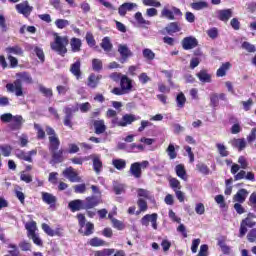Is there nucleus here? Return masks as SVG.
<instances>
[{"instance_id": "obj_11", "label": "nucleus", "mask_w": 256, "mask_h": 256, "mask_svg": "<svg viewBox=\"0 0 256 256\" xmlns=\"http://www.w3.org/2000/svg\"><path fill=\"white\" fill-rule=\"evenodd\" d=\"M157 217H158L157 213L146 214L141 219V225H143L144 227H149V223H151L153 229L157 231Z\"/></svg>"}, {"instance_id": "obj_57", "label": "nucleus", "mask_w": 256, "mask_h": 256, "mask_svg": "<svg viewBox=\"0 0 256 256\" xmlns=\"http://www.w3.org/2000/svg\"><path fill=\"white\" fill-rule=\"evenodd\" d=\"M89 243L91 247H101L105 245V241L99 239L98 237L92 238Z\"/></svg>"}, {"instance_id": "obj_24", "label": "nucleus", "mask_w": 256, "mask_h": 256, "mask_svg": "<svg viewBox=\"0 0 256 256\" xmlns=\"http://www.w3.org/2000/svg\"><path fill=\"white\" fill-rule=\"evenodd\" d=\"M165 31L168 33V35L179 33V31H181V24H179V22H171L165 27Z\"/></svg>"}, {"instance_id": "obj_9", "label": "nucleus", "mask_w": 256, "mask_h": 256, "mask_svg": "<svg viewBox=\"0 0 256 256\" xmlns=\"http://www.w3.org/2000/svg\"><path fill=\"white\" fill-rule=\"evenodd\" d=\"M118 53L121 56L120 63H127V59L133 55V52L129 49L127 44H119Z\"/></svg>"}, {"instance_id": "obj_39", "label": "nucleus", "mask_w": 256, "mask_h": 256, "mask_svg": "<svg viewBox=\"0 0 256 256\" xmlns=\"http://www.w3.org/2000/svg\"><path fill=\"white\" fill-rule=\"evenodd\" d=\"M191 7L194 9V11H201L203 9H207V7H209V3L205 1L193 2Z\"/></svg>"}, {"instance_id": "obj_58", "label": "nucleus", "mask_w": 256, "mask_h": 256, "mask_svg": "<svg viewBox=\"0 0 256 256\" xmlns=\"http://www.w3.org/2000/svg\"><path fill=\"white\" fill-rule=\"evenodd\" d=\"M242 49H245V51H248V53H255L256 52V47L255 45L249 43V42H244L242 44Z\"/></svg>"}, {"instance_id": "obj_55", "label": "nucleus", "mask_w": 256, "mask_h": 256, "mask_svg": "<svg viewBox=\"0 0 256 256\" xmlns=\"http://www.w3.org/2000/svg\"><path fill=\"white\" fill-rule=\"evenodd\" d=\"M142 2L146 7H161V2L157 0H142Z\"/></svg>"}, {"instance_id": "obj_4", "label": "nucleus", "mask_w": 256, "mask_h": 256, "mask_svg": "<svg viewBox=\"0 0 256 256\" xmlns=\"http://www.w3.org/2000/svg\"><path fill=\"white\" fill-rule=\"evenodd\" d=\"M77 111H79V107L77 106H66L63 109V113H64V125L66 127H70V129H73V122H71L73 120V113H77Z\"/></svg>"}, {"instance_id": "obj_45", "label": "nucleus", "mask_w": 256, "mask_h": 256, "mask_svg": "<svg viewBox=\"0 0 256 256\" xmlns=\"http://www.w3.org/2000/svg\"><path fill=\"white\" fill-rule=\"evenodd\" d=\"M92 69L93 71L99 72L103 69V61L100 59L94 58L92 60Z\"/></svg>"}, {"instance_id": "obj_35", "label": "nucleus", "mask_w": 256, "mask_h": 256, "mask_svg": "<svg viewBox=\"0 0 256 256\" xmlns=\"http://www.w3.org/2000/svg\"><path fill=\"white\" fill-rule=\"evenodd\" d=\"M112 165L118 171H123V169H125V167H127V161H125L124 159H113Z\"/></svg>"}, {"instance_id": "obj_50", "label": "nucleus", "mask_w": 256, "mask_h": 256, "mask_svg": "<svg viewBox=\"0 0 256 256\" xmlns=\"http://www.w3.org/2000/svg\"><path fill=\"white\" fill-rule=\"evenodd\" d=\"M137 193H138V197H144V199H153V195H151V192L143 188H139L137 190Z\"/></svg>"}, {"instance_id": "obj_3", "label": "nucleus", "mask_w": 256, "mask_h": 256, "mask_svg": "<svg viewBox=\"0 0 256 256\" xmlns=\"http://www.w3.org/2000/svg\"><path fill=\"white\" fill-rule=\"evenodd\" d=\"M253 219H256V215L250 212L248 213L247 217L241 221L238 237L243 238L245 235H247V227L250 229L255 227L256 222L253 221Z\"/></svg>"}, {"instance_id": "obj_63", "label": "nucleus", "mask_w": 256, "mask_h": 256, "mask_svg": "<svg viewBox=\"0 0 256 256\" xmlns=\"http://www.w3.org/2000/svg\"><path fill=\"white\" fill-rule=\"evenodd\" d=\"M209 253V246L207 244H203L200 246V250L197 256H207Z\"/></svg>"}, {"instance_id": "obj_8", "label": "nucleus", "mask_w": 256, "mask_h": 256, "mask_svg": "<svg viewBox=\"0 0 256 256\" xmlns=\"http://www.w3.org/2000/svg\"><path fill=\"white\" fill-rule=\"evenodd\" d=\"M182 49L190 51L199 45V41L194 36H187L181 41Z\"/></svg>"}, {"instance_id": "obj_42", "label": "nucleus", "mask_w": 256, "mask_h": 256, "mask_svg": "<svg viewBox=\"0 0 256 256\" xmlns=\"http://www.w3.org/2000/svg\"><path fill=\"white\" fill-rule=\"evenodd\" d=\"M85 231L83 230L82 234L86 237H89V235H93V232L95 231V225L91 222H87L85 225Z\"/></svg>"}, {"instance_id": "obj_40", "label": "nucleus", "mask_w": 256, "mask_h": 256, "mask_svg": "<svg viewBox=\"0 0 256 256\" xmlns=\"http://www.w3.org/2000/svg\"><path fill=\"white\" fill-rule=\"evenodd\" d=\"M93 167L95 173L99 174L101 173V169H103V162H101V159L99 156H96L93 158Z\"/></svg>"}, {"instance_id": "obj_5", "label": "nucleus", "mask_w": 256, "mask_h": 256, "mask_svg": "<svg viewBox=\"0 0 256 256\" xmlns=\"http://www.w3.org/2000/svg\"><path fill=\"white\" fill-rule=\"evenodd\" d=\"M6 89L8 93H15L16 97H21L23 95V84L21 83V79H17L13 83H8Z\"/></svg>"}, {"instance_id": "obj_46", "label": "nucleus", "mask_w": 256, "mask_h": 256, "mask_svg": "<svg viewBox=\"0 0 256 256\" xmlns=\"http://www.w3.org/2000/svg\"><path fill=\"white\" fill-rule=\"evenodd\" d=\"M115 253V249L107 248L94 252V256H111Z\"/></svg>"}, {"instance_id": "obj_32", "label": "nucleus", "mask_w": 256, "mask_h": 256, "mask_svg": "<svg viewBox=\"0 0 256 256\" xmlns=\"http://www.w3.org/2000/svg\"><path fill=\"white\" fill-rule=\"evenodd\" d=\"M229 69H231V63L229 62L223 63L216 72L217 77H225Z\"/></svg>"}, {"instance_id": "obj_53", "label": "nucleus", "mask_w": 256, "mask_h": 256, "mask_svg": "<svg viewBox=\"0 0 256 256\" xmlns=\"http://www.w3.org/2000/svg\"><path fill=\"white\" fill-rule=\"evenodd\" d=\"M69 85H58L56 87V91H58V95H67L68 91H70Z\"/></svg>"}, {"instance_id": "obj_7", "label": "nucleus", "mask_w": 256, "mask_h": 256, "mask_svg": "<svg viewBox=\"0 0 256 256\" xmlns=\"http://www.w3.org/2000/svg\"><path fill=\"white\" fill-rule=\"evenodd\" d=\"M15 155L18 159H21L22 161H27L28 163H33V157L37 155V149H33L29 152H25L21 149H18L15 151Z\"/></svg>"}, {"instance_id": "obj_61", "label": "nucleus", "mask_w": 256, "mask_h": 256, "mask_svg": "<svg viewBox=\"0 0 256 256\" xmlns=\"http://www.w3.org/2000/svg\"><path fill=\"white\" fill-rule=\"evenodd\" d=\"M247 240L249 241V243H255V241H256V228H253L248 232Z\"/></svg>"}, {"instance_id": "obj_17", "label": "nucleus", "mask_w": 256, "mask_h": 256, "mask_svg": "<svg viewBox=\"0 0 256 256\" xmlns=\"http://www.w3.org/2000/svg\"><path fill=\"white\" fill-rule=\"evenodd\" d=\"M129 173L132 177H134V179H141V176L143 175V171L139 166V162H134L131 164Z\"/></svg>"}, {"instance_id": "obj_23", "label": "nucleus", "mask_w": 256, "mask_h": 256, "mask_svg": "<svg viewBox=\"0 0 256 256\" xmlns=\"http://www.w3.org/2000/svg\"><path fill=\"white\" fill-rule=\"evenodd\" d=\"M230 144L232 145V147L238 149V151H243V149L247 147V142L245 141V138H234L230 141Z\"/></svg>"}, {"instance_id": "obj_14", "label": "nucleus", "mask_w": 256, "mask_h": 256, "mask_svg": "<svg viewBox=\"0 0 256 256\" xmlns=\"http://www.w3.org/2000/svg\"><path fill=\"white\" fill-rule=\"evenodd\" d=\"M23 123H25V119L21 115H15L12 117L11 123L9 125L12 131H19L23 127Z\"/></svg>"}, {"instance_id": "obj_62", "label": "nucleus", "mask_w": 256, "mask_h": 256, "mask_svg": "<svg viewBox=\"0 0 256 256\" xmlns=\"http://www.w3.org/2000/svg\"><path fill=\"white\" fill-rule=\"evenodd\" d=\"M21 249V251H31V243H29L26 240H23L18 245Z\"/></svg>"}, {"instance_id": "obj_27", "label": "nucleus", "mask_w": 256, "mask_h": 256, "mask_svg": "<svg viewBox=\"0 0 256 256\" xmlns=\"http://www.w3.org/2000/svg\"><path fill=\"white\" fill-rule=\"evenodd\" d=\"M94 128L96 135H101L107 131V126H105V121L103 120L94 121Z\"/></svg>"}, {"instance_id": "obj_15", "label": "nucleus", "mask_w": 256, "mask_h": 256, "mask_svg": "<svg viewBox=\"0 0 256 256\" xmlns=\"http://www.w3.org/2000/svg\"><path fill=\"white\" fill-rule=\"evenodd\" d=\"M103 79L102 75H95V73H91L87 79V87L90 89H97L99 86V82Z\"/></svg>"}, {"instance_id": "obj_26", "label": "nucleus", "mask_w": 256, "mask_h": 256, "mask_svg": "<svg viewBox=\"0 0 256 256\" xmlns=\"http://www.w3.org/2000/svg\"><path fill=\"white\" fill-rule=\"evenodd\" d=\"M42 201L47 205H55L57 203V197L48 192H42Z\"/></svg>"}, {"instance_id": "obj_43", "label": "nucleus", "mask_w": 256, "mask_h": 256, "mask_svg": "<svg viewBox=\"0 0 256 256\" xmlns=\"http://www.w3.org/2000/svg\"><path fill=\"white\" fill-rule=\"evenodd\" d=\"M176 103L177 107L180 109H183L185 107V103H187V98L185 97V94L183 92H180L176 97Z\"/></svg>"}, {"instance_id": "obj_13", "label": "nucleus", "mask_w": 256, "mask_h": 256, "mask_svg": "<svg viewBox=\"0 0 256 256\" xmlns=\"http://www.w3.org/2000/svg\"><path fill=\"white\" fill-rule=\"evenodd\" d=\"M64 177L66 179H69L71 183H81V177L75 172V169L73 167H68L63 171Z\"/></svg>"}, {"instance_id": "obj_10", "label": "nucleus", "mask_w": 256, "mask_h": 256, "mask_svg": "<svg viewBox=\"0 0 256 256\" xmlns=\"http://www.w3.org/2000/svg\"><path fill=\"white\" fill-rule=\"evenodd\" d=\"M16 11L20 13V15H24V17H29L33 12V6L29 5V1H24L15 6Z\"/></svg>"}, {"instance_id": "obj_37", "label": "nucleus", "mask_w": 256, "mask_h": 256, "mask_svg": "<svg viewBox=\"0 0 256 256\" xmlns=\"http://www.w3.org/2000/svg\"><path fill=\"white\" fill-rule=\"evenodd\" d=\"M54 163H63V150H55L50 152Z\"/></svg>"}, {"instance_id": "obj_48", "label": "nucleus", "mask_w": 256, "mask_h": 256, "mask_svg": "<svg viewBox=\"0 0 256 256\" xmlns=\"http://www.w3.org/2000/svg\"><path fill=\"white\" fill-rule=\"evenodd\" d=\"M219 155L221 157H229V151H227V147L221 143L216 144Z\"/></svg>"}, {"instance_id": "obj_59", "label": "nucleus", "mask_w": 256, "mask_h": 256, "mask_svg": "<svg viewBox=\"0 0 256 256\" xmlns=\"http://www.w3.org/2000/svg\"><path fill=\"white\" fill-rule=\"evenodd\" d=\"M210 105H211V107H218L219 95L217 93H213L210 95Z\"/></svg>"}, {"instance_id": "obj_49", "label": "nucleus", "mask_w": 256, "mask_h": 256, "mask_svg": "<svg viewBox=\"0 0 256 256\" xmlns=\"http://www.w3.org/2000/svg\"><path fill=\"white\" fill-rule=\"evenodd\" d=\"M77 219H78V224L80 226L79 229V233H83V228L85 227L86 223V218H85V214H78L77 215Z\"/></svg>"}, {"instance_id": "obj_56", "label": "nucleus", "mask_w": 256, "mask_h": 256, "mask_svg": "<svg viewBox=\"0 0 256 256\" xmlns=\"http://www.w3.org/2000/svg\"><path fill=\"white\" fill-rule=\"evenodd\" d=\"M0 151L4 157H9V155H11V151H13V149L9 145H2V146H0Z\"/></svg>"}, {"instance_id": "obj_20", "label": "nucleus", "mask_w": 256, "mask_h": 256, "mask_svg": "<svg viewBox=\"0 0 256 256\" xmlns=\"http://www.w3.org/2000/svg\"><path fill=\"white\" fill-rule=\"evenodd\" d=\"M233 17V10L231 9H224L218 11V19L227 23Z\"/></svg>"}, {"instance_id": "obj_21", "label": "nucleus", "mask_w": 256, "mask_h": 256, "mask_svg": "<svg viewBox=\"0 0 256 256\" xmlns=\"http://www.w3.org/2000/svg\"><path fill=\"white\" fill-rule=\"evenodd\" d=\"M70 73L76 77V79H81V60H77L70 66Z\"/></svg>"}, {"instance_id": "obj_34", "label": "nucleus", "mask_w": 256, "mask_h": 256, "mask_svg": "<svg viewBox=\"0 0 256 256\" xmlns=\"http://www.w3.org/2000/svg\"><path fill=\"white\" fill-rule=\"evenodd\" d=\"M16 77H19L24 83H27L28 85L33 84V77H31V74L28 72H20L16 74Z\"/></svg>"}, {"instance_id": "obj_36", "label": "nucleus", "mask_w": 256, "mask_h": 256, "mask_svg": "<svg viewBox=\"0 0 256 256\" xmlns=\"http://www.w3.org/2000/svg\"><path fill=\"white\" fill-rule=\"evenodd\" d=\"M5 51L8 55H23V49L18 45L7 47Z\"/></svg>"}, {"instance_id": "obj_51", "label": "nucleus", "mask_w": 256, "mask_h": 256, "mask_svg": "<svg viewBox=\"0 0 256 256\" xmlns=\"http://www.w3.org/2000/svg\"><path fill=\"white\" fill-rule=\"evenodd\" d=\"M166 153L170 159H177V152L175 151V145L169 144L168 148L166 149Z\"/></svg>"}, {"instance_id": "obj_54", "label": "nucleus", "mask_w": 256, "mask_h": 256, "mask_svg": "<svg viewBox=\"0 0 256 256\" xmlns=\"http://www.w3.org/2000/svg\"><path fill=\"white\" fill-rule=\"evenodd\" d=\"M69 20L65 19H57L55 21V25L58 29H65V27H69Z\"/></svg>"}, {"instance_id": "obj_30", "label": "nucleus", "mask_w": 256, "mask_h": 256, "mask_svg": "<svg viewBox=\"0 0 256 256\" xmlns=\"http://www.w3.org/2000/svg\"><path fill=\"white\" fill-rule=\"evenodd\" d=\"M134 121H137V117L133 114H125L122 116V123H120L121 127H127V125H131V123H134Z\"/></svg>"}, {"instance_id": "obj_64", "label": "nucleus", "mask_w": 256, "mask_h": 256, "mask_svg": "<svg viewBox=\"0 0 256 256\" xmlns=\"http://www.w3.org/2000/svg\"><path fill=\"white\" fill-rule=\"evenodd\" d=\"M250 207H252V209L254 211H256V193H252L249 197V203Z\"/></svg>"}, {"instance_id": "obj_47", "label": "nucleus", "mask_w": 256, "mask_h": 256, "mask_svg": "<svg viewBox=\"0 0 256 256\" xmlns=\"http://www.w3.org/2000/svg\"><path fill=\"white\" fill-rule=\"evenodd\" d=\"M218 245L224 255H231V247L227 246L223 240H219Z\"/></svg>"}, {"instance_id": "obj_38", "label": "nucleus", "mask_w": 256, "mask_h": 256, "mask_svg": "<svg viewBox=\"0 0 256 256\" xmlns=\"http://www.w3.org/2000/svg\"><path fill=\"white\" fill-rule=\"evenodd\" d=\"M196 169L198 173H201L202 175H209L211 170L209 169V166H207L205 163L200 162L196 165Z\"/></svg>"}, {"instance_id": "obj_22", "label": "nucleus", "mask_w": 256, "mask_h": 256, "mask_svg": "<svg viewBox=\"0 0 256 256\" xmlns=\"http://www.w3.org/2000/svg\"><path fill=\"white\" fill-rule=\"evenodd\" d=\"M247 195L249 192L246 189H240L233 197V201L236 203H245V199H247Z\"/></svg>"}, {"instance_id": "obj_31", "label": "nucleus", "mask_w": 256, "mask_h": 256, "mask_svg": "<svg viewBox=\"0 0 256 256\" xmlns=\"http://www.w3.org/2000/svg\"><path fill=\"white\" fill-rule=\"evenodd\" d=\"M25 229L27 230V237H31L35 235V231H37V223L35 221L27 222L25 224Z\"/></svg>"}, {"instance_id": "obj_60", "label": "nucleus", "mask_w": 256, "mask_h": 256, "mask_svg": "<svg viewBox=\"0 0 256 256\" xmlns=\"http://www.w3.org/2000/svg\"><path fill=\"white\" fill-rule=\"evenodd\" d=\"M170 187L173 188L174 191H177V189H181V182H179V180H177V178H171L170 181Z\"/></svg>"}, {"instance_id": "obj_12", "label": "nucleus", "mask_w": 256, "mask_h": 256, "mask_svg": "<svg viewBox=\"0 0 256 256\" xmlns=\"http://www.w3.org/2000/svg\"><path fill=\"white\" fill-rule=\"evenodd\" d=\"M175 15H178L181 17L183 15L181 13V10L177 7H172V10L167 9V7H164L161 11V17H166V19H169L170 21H174Z\"/></svg>"}, {"instance_id": "obj_25", "label": "nucleus", "mask_w": 256, "mask_h": 256, "mask_svg": "<svg viewBox=\"0 0 256 256\" xmlns=\"http://www.w3.org/2000/svg\"><path fill=\"white\" fill-rule=\"evenodd\" d=\"M49 151H58L59 146L61 145V141H59V137L57 136H49Z\"/></svg>"}, {"instance_id": "obj_18", "label": "nucleus", "mask_w": 256, "mask_h": 256, "mask_svg": "<svg viewBox=\"0 0 256 256\" xmlns=\"http://www.w3.org/2000/svg\"><path fill=\"white\" fill-rule=\"evenodd\" d=\"M68 207L72 211V213H75V211H81L85 209L84 202L81 199L70 201Z\"/></svg>"}, {"instance_id": "obj_1", "label": "nucleus", "mask_w": 256, "mask_h": 256, "mask_svg": "<svg viewBox=\"0 0 256 256\" xmlns=\"http://www.w3.org/2000/svg\"><path fill=\"white\" fill-rule=\"evenodd\" d=\"M238 163L239 164H233L231 167V173L234 175V181H241L242 179H246V181L255 182V173L247 172L245 170L239 171V169H247V167H249V162L245 156H240L238 158Z\"/></svg>"}, {"instance_id": "obj_2", "label": "nucleus", "mask_w": 256, "mask_h": 256, "mask_svg": "<svg viewBox=\"0 0 256 256\" xmlns=\"http://www.w3.org/2000/svg\"><path fill=\"white\" fill-rule=\"evenodd\" d=\"M67 45H69V37L59 36V34L55 33L54 41L50 44V48L58 55H61V57H65Z\"/></svg>"}, {"instance_id": "obj_28", "label": "nucleus", "mask_w": 256, "mask_h": 256, "mask_svg": "<svg viewBox=\"0 0 256 256\" xmlns=\"http://www.w3.org/2000/svg\"><path fill=\"white\" fill-rule=\"evenodd\" d=\"M100 46L103 48L105 53H111V51H113V44L111 43V38L109 37H104Z\"/></svg>"}, {"instance_id": "obj_19", "label": "nucleus", "mask_w": 256, "mask_h": 256, "mask_svg": "<svg viewBox=\"0 0 256 256\" xmlns=\"http://www.w3.org/2000/svg\"><path fill=\"white\" fill-rule=\"evenodd\" d=\"M196 77L199 79L201 83H211L212 81V76L209 74V71L206 69L200 70L197 74Z\"/></svg>"}, {"instance_id": "obj_33", "label": "nucleus", "mask_w": 256, "mask_h": 256, "mask_svg": "<svg viewBox=\"0 0 256 256\" xmlns=\"http://www.w3.org/2000/svg\"><path fill=\"white\" fill-rule=\"evenodd\" d=\"M81 45V39L79 38H72L70 41V47L73 53H79V51H81Z\"/></svg>"}, {"instance_id": "obj_44", "label": "nucleus", "mask_w": 256, "mask_h": 256, "mask_svg": "<svg viewBox=\"0 0 256 256\" xmlns=\"http://www.w3.org/2000/svg\"><path fill=\"white\" fill-rule=\"evenodd\" d=\"M142 54L144 59H147V61H153V59H155V52L149 48L144 49Z\"/></svg>"}, {"instance_id": "obj_29", "label": "nucleus", "mask_w": 256, "mask_h": 256, "mask_svg": "<svg viewBox=\"0 0 256 256\" xmlns=\"http://www.w3.org/2000/svg\"><path fill=\"white\" fill-rule=\"evenodd\" d=\"M175 172L180 179L187 181V171L185 170V166L183 164L176 165Z\"/></svg>"}, {"instance_id": "obj_6", "label": "nucleus", "mask_w": 256, "mask_h": 256, "mask_svg": "<svg viewBox=\"0 0 256 256\" xmlns=\"http://www.w3.org/2000/svg\"><path fill=\"white\" fill-rule=\"evenodd\" d=\"M84 203V210L89 211V209H95L97 205H100V203H103V200H101V197H97L95 195L88 196L85 198V200H82Z\"/></svg>"}, {"instance_id": "obj_52", "label": "nucleus", "mask_w": 256, "mask_h": 256, "mask_svg": "<svg viewBox=\"0 0 256 256\" xmlns=\"http://www.w3.org/2000/svg\"><path fill=\"white\" fill-rule=\"evenodd\" d=\"M40 93H43L44 97H53V90L51 88H46L43 85L39 86Z\"/></svg>"}, {"instance_id": "obj_41", "label": "nucleus", "mask_w": 256, "mask_h": 256, "mask_svg": "<svg viewBox=\"0 0 256 256\" xmlns=\"http://www.w3.org/2000/svg\"><path fill=\"white\" fill-rule=\"evenodd\" d=\"M134 19L137 21L138 25H151V21L145 20L141 12H137L134 15Z\"/></svg>"}, {"instance_id": "obj_16", "label": "nucleus", "mask_w": 256, "mask_h": 256, "mask_svg": "<svg viewBox=\"0 0 256 256\" xmlns=\"http://www.w3.org/2000/svg\"><path fill=\"white\" fill-rule=\"evenodd\" d=\"M120 87L124 89V91L131 93V91L133 90V81L129 79L127 75H123L120 79Z\"/></svg>"}]
</instances>
